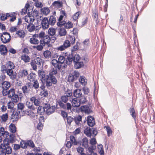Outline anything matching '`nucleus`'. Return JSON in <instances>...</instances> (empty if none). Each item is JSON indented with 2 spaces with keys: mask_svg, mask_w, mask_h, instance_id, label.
<instances>
[{
  "mask_svg": "<svg viewBox=\"0 0 155 155\" xmlns=\"http://www.w3.org/2000/svg\"><path fill=\"white\" fill-rule=\"evenodd\" d=\"M12 152V148L8 139H5L3 143L0 145V155L9 154Z\"/></svg>",
  "mask_w": 155,
  "mask_h": 155,
  "instance_id": "obj_1",
  "label": "nucleus"
},
{
  "mask_svg": "<svg viewBox=\"0 0 155 155\" xmlns=\"http://www.w3.org/2000/svg\"><path fill=\"white\" fill-rule=\"evenodd\" d=\"M58 72L56 70H52L46 77V84L47 87H50L53 84H56L57 82V80L55 75Z\"/></svg>",
  "mask_w": 155,
  "mask_h": 155,
  "instance_id": "obj_2",
  "label": "nucleus"
},
{
  "mask_svg": "<svg viewBox=\"0 0 155 155\" xmlns=\"http://www.w3.org/2000/svg\"><path fill=\"white\" fill-rule=\"evenodd\" d=\"M0 37L1 41L4 43L9 42L11 40V36L10 34L7 32H3L2 35L0 34Z\"/></svg>",
  "mask_w": 155,
  "mask_h": 155,
  "instance_id": "obj_3",
  "label": "nucleus"
},
{
  "mask_svg": "<svg viewBox=\"0 0 155 155\" xmlns=\"http://www.w3.org/2000/svg\"><path fill=\"white\" fill-rule=\"evenodd\" d=\"M26 85L22 86L21 88L23 93L25 95H28L29 94L30 88H31V83L30 82H28Z\"/></svg>",
  "mask_w": 155,
  "mask_h": 155,
  "instance_id": "obj_4",
  "label": "nucleus"
},
{
  "mask_svg": "<svg viewBox=\"0 0 155 155\" xmlns=\"http://www.w3.org/2000/svg\"><path fill=\"white\" fill-rule=\"evenodd\" d=\"M71 46V43L70 41L68 40H65L63 44L57 48V49L58 51H63Z\"/></svg>",
  "mask_w": 155,
  "mask_h": 155,
  "instance_id": "obj_5",
  "label": "nucleus"
},
{
  "mask_svg": "<svg viewBox=\"0 0 155 155\" xmlns=\"http://www.w3.org/2000/svg\"><path fill=\"white\" fill-rule=\"evenodd\" d=\"M23 115H26L29 116L31 119L33 120H35L37 118V115L36 114L32 112L31 110H26L23 111Z\"/></svg>",
  "mask_w": 155,
  "mask_h": 155,
  "instance_id": "obj_6",
  "label": "nucleus"
},
{
  "mask_svg": "<svg viewBox=\"0 0 155 155\" xmlns=\"http://www.w3.org/2000/svg\"><path fill=\"white\" fill-rule=\"evenodd\" d=\"M51 63L53 66L55 68H53V70H60L61 68V65L58 61L56 59H53L51 61Z\"/></svg>",
  "mask_w": 155,
  "mask_h": 155,
  "instance_id": "obj_7",
  "label": "nucleus"
},
{
  "mask_svg": "<svg viewBox=\"0 0 155 155\" xmlns=\"http://www.w3.org/2000/svg\"><path fill=\"white\" fill-rule=\"evenodd\" d=\"M80 110L82 113H84L85 114H88L92 112V110L88 106H81L80 108Z\"/></svg>",
  "mask_w": 155,
  "mask_h": 155,
  "instance_id": "obj_8",
  "label": "nucleus"
},
{
  "mask_svg": "<svg viewBox=\"0 0 155 155\" xmlns=\"http://www.w3.org/2000/svg\"><path fill=\"white\" fill-rule=\"evenodd\" d=\"M28 71L26 69H21L18 73V76L19 78H25L28 77Z\"/></svg>",
  "mask_w": 155,
  "mask_h": 155,
  "instance_id": "obj_9",
  "label": "nucleus"
},
{
  "mask_svg": "<svg viewBox=\"0 0 155 155\" xmlns=\"http://www.w3.org/2000/svg\"><path fill=\"white\" fill-rule=\"evenodd\" d=\"M30 43L33 44H38L40 42V40H38V34L33 35L32 37L30 38L29 40Z\"/></svg>",
  "mask_w": 155,
  "mask_h": 155,
  "instance_id": "obj_10",
  "label": "nucleus"
},
{
  "mask_svg": "<svg viewBox=\"0 0 155 155\" xmlns=\"http://www.w3.org/2000/svg\"><path fill=\"white\" fill-rule=\"evenodd\" d=\"M48 20L47 18L45 17L42 20L41 22L42 27L44 29L48 28L50 24H48Z\"/></svg>",
  "mask_w": 155,
  "mask_h": 155,
  "instance_id": "obj_11",
  "label": "nucleus"
},
{
  "mask_svg": "<svg viewBox=\"0 0 155 155\" xmlns=\"http://www.w3.org/2000/svg\"><path fill=\"white\" fill-rule=\"evenodd\" d=\"M5 71L8 75L10 77V78L12 80H14L15 79L16 76V74L15 72H13L12 69L11 70H3V71Z\"/></svg>",
  "mask_w": 155,
  "mask_h": 155,
  "instance_id": "obj_12",
  "label": "nucleus"
},
{
  "mask_svg": "<svg viewBox=\"0 0 155 155\" xmlns=\"http://www.w3.org/2000/svg\"><path fill=\"white\" fill-rule=\"evenodd\" d=\"M20 114V111H18V110H17L16 112H14L12 114L11 117V118L12 122H16L18 120V114Z\"/></svg>",
  "mask_w": 155,
  "mask_h": 155,
  "instance_id": "obj_13",
  "label": "nucleus"
},
{
  "mask_svg": "<svg viewBox=\"0 0 155 155\" xmlns=\"http://www.w3.org/2000/svg\"><path fill=\"white\" fill-rule=\"evenodd\" d=\"M40 41L45 44V45L46 44L48 46L50 44L49 42L51 41V37L48 35H46L42 39H40Z\"/></svg>",
  "mask_w": 155,
  "mask_h": 155,
  "instance_id": "obj_14",
  "label": "nucleus"
},
{
  "mask_svg": "<svg viewBox=\"0 0 155 155\" xmlns=\"http://www.w3.org/2000/svg\"><path fill=\"white\" fill-rule=\"evenodd\" d=\"M87 121L88 125L90 127H93L95 124L94 118L92 116H88L87 117Z\"/></svg>",
  "mask_w": 155,
  "mask_h": 155,
  "instance_id": "obj_15",
  "label": "nucleus"
},
{
  "mask_svg": "<svg viewBox=\"0 0 155 155\" xmlns=\"http://www.w3.org/2000/svg\"><path fill=\"white\" fill-rule=\"evenodd\" d=\"M80 76V74L77 71H74V72L72 77H70L69 80L71 82H73L74 80L77 79Z\"/></svg>",
  "mask_w": 155,
  "mask_h": 155,
  "instance_id": "obj_16",
  "label": "nucleus"
},
{
  "mask_svg": "<svg viewBox=\"0 0 155 155\" xmlns=\"http://www.w3.org/2000/svg\"><path fill=\"white\" fill-rule=\"evenodd\" d=\"M36 77L37 75L35 73L32 72L28 75L27 78L30 82H33L37 80L36 79Z\"/></svg>",
  "mask_w": 155,
  "mask_h": 155,
  "instance_id": "obj_17",
  "label": "nucleus"
},
{
  "mask_svg": "<svg viewBox=\"0 0 155 155\" xmlns=\"http://www.w3.org/2000/svg\"><path fill=\"white\" fill-rule=\"evenodd\" d=\"M7 49L6 47L4 45H0V52L2 55H5L7 54Z\"/></svg>",
  "mask_w": 155,
  "mask_h": 155,
  "instance_id": "obj_18",
  "label": "nucleus"
},
{
  "mask_svg": "<svg viewBox=\"0 0 155 155\" xmlns=\"http://www.w3.org/2000/svg\"><path fill=\"white\" fill-rule=\"evenodd\" d=\"M73 94L74 96L77 98L80 97L82 95L81 90L79 89L75 90L74 91Z\"/></svg>",
  "mask_w": 155,
  "mask_h": 155,
  "instance_id": "obj_19",
  "label": "nucleus"
},
{
  "mask_svg": "<svg viewBox=\"0 0 155 155\" xmlns=\"http://www.w3.org/2000/svg\"><path fill=\"white\" fill-rule=\"evenodd\" d=\"M62 2H61L55 1L52 3V5L54 8H59L62 7Z\"/></svg>",
  "mask_w": 155,
  "mask_h": 155,
  "instance_id": "obj_20",
  "label": "nucleus"
},
{
  "mask_svg": "<svg viewBox=\"0 0 155 155\" xmlns=\"http://www.w3.org/2000/svg\"><path fill=\"white\" fill-rule=\"evenodd\" d=\"M74 63V67L76 69H79L84 65L83 62L81 61H77Z\"/></svg>",
  "mask_w": 155,
  "mask_h": 155,
  "instance_id": "obj_21",
  "label": "nucleus"
},
{
  "mask_svg": "<svg viewBox=\"0 0 155 155\" xmlns=\"http://www.w3.org/2000/svg\"><path fill=\"white\" fill-rule=\"evenodd\" d=\"M35 63L36 65L38 66V67H40L41 64L42 62V60L41 58L39 57H37L34 60H32V64Z\"/></svg>",
  "mask_w": 155,
  "mask_h": 155,
  "instance_id": "obj_22",
  "label": "nucleus"
},
{
  "mask_svg": "<svg viewBox=\"0 0 155 155\" xmlns=\"http://www.w3.org/2000/svg\"><path fill=\"white\" fill-rule=\"evenodd\" d=\"M10 86V83L8 81H5L2 84V87L4 90H7Z\"/></svg>",
  "mask_w": 155,
  "mask_h": 155,
  "instance_id": "obj_23",
  "label": "nucleus"
},
{
  "mask_svg": "<svg viewBox=\"0 0 155 155\" xmlns=\"http://www.w3.org/2000/svg\"><path fill=\"white\" fill-rule=\"evenodd\" d=\"M48 24L50 25H53L56 22L55 17L53 15L50 16L48 20Z\"/></svg>",
  "mask_w": 155,
  "mask_h": 155,
  "instance_id": "obj_24",
  "label": "nucleus"
},
{
  "mask_svg": "<svg viewBox=\"0 0 155 155\" xmlns=\"http://www.w3.org/2000/svg\"><path fill=\"white\" fill-rule=\"evenodd\" d=\"M73 61H74L73 56L72 55H69L67 57V58L65 61V64L68 65H70Z\"/></svg>",
  "mask_w": 155,
  "mask_h": 155,
  "instance_id": "obj_25",
  "label": "nucleus"
},
{
  "mask_svg": "<svg viewBox=\"0 0 155 155\" xmlns=\"http://www.w3.org/2000/svg\"><path fill=\"white\" fill-rule=\"evenodd\" d=\"M5 70L13 69L14 68L15 65L11 61H9L6 65Z\"/></svg>",
  "mask_w": 155,
  "mask_h": 155,
  "instance_id": "obj_26",
  "label": "nucleus"
},
{
  "mask_svg": "<svg viewBox=\"0 0 155 155\" xmlns=\"http://www.w3.org/2000/svg\"><path fill=\"white\" fill-rule=\"evenodd\" d=\"M30 100L31 101L33 102L34 103L35 105L36 106H38L40 104V102L39 101V100L36 99L35 97H31Z\"/></svg>",
  "mask_w": 155,
  "mask_h": 155,
  "instance_id": "obj_27",
  "label": "nucleus"
},
{
  "mask_svg": "<svg viewBox=\"0 0 155 155\" xmlns=\"http://www.w3.org/2000/svg\"><path fill=\"white\" fill-rule=\"evenodd\" d=\"M16 34L18 37L22 38H23L25 35V31L21 30H19L18 31H16Z\"/></svg>",
  "mask_w": 155,
  "mask_h": 155,
  "instance_id": "obj_28",
  "label": "nucleus"
},
{
  "mask_svg": "<svg viewBox=\"0 0 155 155\" xmlns=\"http://www.w3.org/2000/svg\"><path fill=\"white\" fill-rule=\"evenodd\" d=\"M43 55L46 58H51L52 56L51 52L48 50L45 51L43 53Z\"/></svg>",
  "mask_w": 155,
  "mask_h": 155,
  "instance_id": "obj_29",
  "label": "nucleus"
},
{
  "mask_svg": "<svg viewBox=\"0 0 155 155\" xmlns=\"http://www.w3.org/2000/svg\"><path fill=\"white\" fill-rule=\"evenodd\" d=\"M21 59L25 63L29 62L30 60V58L29 56L26 54H24L21 55Z\"/></svg>",
  "mask_w": 155,
  "mask_h": 155,
  "instance_id": "obj_30",
  "label": "nucleus"
},
{
  "mask_svg": "<svg viewBox=\"0 0 155 155\" xmlns=\"http://www.w3.org/2000/svg\"><path fill=\"white\" fill-rule=\"evenodd\" d=\"M82 117L80 115H78L74 117V120L76 124L78 125H80V121H81Z\"/></svg>",
  "mask_w": 155,
  "mask_h": 155,
  "instance_id": "obj_31",
  "label": "nucleus"
},
{
  "mask_svg": "<svg viewBox=\"0 0 155 155\" xmlns=\"http://www.w3.org/2000/svg\"><path fill=\"white\" fill-rule=\"evenodd\" d=\"M33 82V83H31V87H33L35 89H38L39 87L38 81L37 80Z\"/></svg>",
  "mask_w": 155,
  "mask_h": 155,
  "instance_id": "obj_32",
  "label": "nucleus"
},
{
  "mask_svg": "<svg viewBox=\"0 0 155 155\" xmlns=\"http://www.w3.org/2000/svg\"><path fill=\"white\" fill-rule=\"evenodd\" d=\"M72 104L73 106L74 107H77L80 106L79 102L78 101L77 98L73 99L72 101Z\"/></svg>",
  "mask_w": 155,
  "mask_h": 155,
  "instance_id": "obj_33",
  "label": "nucleus"
},
{
  "mask_svg": "<svg viewBox=\"0 0 155 155\" xmlns=\"http://www.w3.org/2000/svg\"><path fill=\"white\" fill-rule=\"evenodd\" d=\"M37 112L38 114L42 115L45 113V109L44 107L39 106L37 109Z\"/></svg>",
  "mask_w": 155,
  "mask_h": 155,
  "instance_id": "obj_34",
  "label": "nucleus"
},
{
  "mask_svg": "<svg viewBox=\"0 0 155 155\" xmlns=\"http://www.w3.org/2000/svg\"><path fill=\"white\" fill-rule=\"evenodd\" d=\"M27 27L28 31L31 32L33 31L35 29V25L32 23L29 24Z\"/></svg>",
  "mask_w": 155,
  "mask_h": 155,
  "instance_id": "obj_35",
  "label": "nucleus"
},
{
  "mask_svg": "<svg viewBox=\"0 0 155 155\" xmlns=\"http://www.w3.org/2000/svg\"><path fill=\"white\" fill-rule=\"evenodd\" d=\"M55 110V108L54 107L52 106L50 107L46 110V113L48 115H50Z\"/></svg>",
  "mask_w": 155,
  "mask_h": 155,
  "instance_id": "obj_36",
  "label": "nucleus"
},
{
  "mask_svg": "<svg viewBox=\"0 0 155 155\" xmlns=\"http://www.w3.org/2000/svg\"><path fill=\"white\" fill-rule=\"evenodd\" d=\"M48 32L49 35L50 36H56V30L54 28H50L48 30Z\"/></svg>",
  "mask_w": 155,
  "mask_h": 155,
  "instance_id": "obj_37",
  "label": "nucleus"
},
{
  "mask_svg": "<svg viewBox=\"0 0 155 155\" xmlns=\"http://www.w3.org/2000/svg\"><path fill=\"white\" fill-rule=\"evenodd\" d=\"M9 130L12 133H15L16 131V128L14 124H11L9 126Z\"/></svg>",
  "mask_w": 155,
  "mask_h": 155,
  "instance_id": "obj_38",
  "label": "nucleus"
},
{
  "mask_svg": "<svg viewBox=\"0 0 155 155\" xmlns=\"http://www.w3.org/2000/svg\"><path fill=\"white\" fill-rule=\"evenodd\" d=\"M41 12L44 15H47L50 12V10L48 8L45 7L41 9Z\"/></svg>",
  "mask_w": 155,
  "mask_h": 155,
  "instance_id": "obj_39",
  "label": "nucleus"
},
{
  "mask_svg": "<svg viewBox=\"0 0 155 155\" xmlns=\"http://www.w3.org/2000/svg\"><path fill=\"white\" fill-rule=\"evenodd\" d=\"M15 89L14 88L11 89L8 92V96L9 98H11L12 97L15 95Z\"/></svg>",
  "mask_w": 155,
  "mask_h": 155,
  "instance_id": "obj_40",
  "label": "nucleus"
},
{
  "mask_svg": "<svg viewBox=\"0 0 155 155\" xmlns=\"http://www.w3.org/2000/svg\"><path fill=\"white\" fill-rule=\"evenodd\" d=\"M40 45L38 46H34L33 47L34 48H36L39 51L42 50L43 48V46H45V44L41 42L40 41Z\"/></svg>",
  "mask_w": 155,
  "mask_h": 155,
  "instance_id": "obj_41",
  "label": "nucleus"
},
{
  "mask_svg": "<svg viewBox=\"0 0 155 155\" xmlns=\"http://www.w3.org/2000/svg\"><path fill=\"white\" fill-rule=\"evenodd\" d=\"M97 148L98 150V152L100 155H104V152L102 145L101 144H99L98 145Z\"/></svg>",
  "mask_w": 155,
  "mask_h": 155,
  "instance_id": "obj_42",
  "label": "nucleus"
},
{
  "mask_svg": "<svg viewBox=\"0 0 155 155\" xmlns=\"http://www.w3.org/2000/svg\"><path fill=\"white\" fill-rule=\"evenodd\" d=\"M61 15H60L59 17L58 18V21L59 22L61 21L64 17V16L66 17L67 16L66 13H65V11L64 10H62L60 12Z\"/></svg>",
  "mask_w": 155,
  "mask_h": 155,
  "instance_id": "obj_43",
  "label": "nucleus"
},
{
  "mask_svg": "<svg viewBox=\"0 0 155 155\" xmlns=\"http://www.w3.org/2000/svg\"><path fill=\"white\" fill-rule=\"evenodd\" d=\"M92 129L90 128L86 129L84 130V133L87 136L91 137V136Z\"/></svg>",
  "mask_w": 155,
  "mask_h": 155,
  "instance_id": "obj_44",
  "label": "nucleus"
},
{
  "mask_svg": "<svg viewBox=\"0 0 155 155\" xmlns=\"http://www.w3.org/2000/svg\"><path fill=\"white\" fill-rule=\"evenodd\" d=\"M38 74L39 77L43 79H46V78H45V72L42 71H38Z\"/></svg>",
  "mask_w": 155,
  "mask_h": 155,
  "instance_id": "obj_45",
  "label": "nucleus"
},
{
  "mask_svg": "<svg viewBox=\"0 0 155 155\" xmlns=\"http://www.w3.org/2000/svg\"><path fill=\"white\" fill-rule=\"evenodd\" d=\"M66 33V30L63 28H61L59 30V33L60 35L61 36L65 35Z\"/></svg>",
  "mask_w": 155,
  "mask_h": 155,
  "instance_id": "obj_46",
  "label": "nucleus"
},
{
  "mask_svg": "<svg viewBox=\"0 0 155 155\" xmlns=\"http://www.w3.org/2000/svg\"><path fill=\"white\" fill-rule=\"evenodd\" d=\"M80 82L83 85H85L86 84L87 81L86 80L85 78L83 76H81L79 79Z\"/></svg>",
  "mask_w": 155,
  "mask_h": 155,
  "instance_id": "obj_47",
  "label": "nucleus"
},
{
  "mask_svg": "<svg viewBox=\"0 0 155 155\" xmlns=\"http://www.w3.org/2000/svg\"><path fill=\"white\" fill-rule=\"evenodd\" d=\"M25 107V105L23 103H19L17 105L18 109L17 110H18L20 113L22 111Z\"/></svg>",
  "mask_w": 155,
  "mask_h": 155,
  "instance_id": "obj_48",
  "label": "nucleus"
},
{
  "mask_svg": "<svg viewBox=\"0 0 155 155\" xmlns=\"http://www.w3.org/2000/svg\"><path fill=\"white\" fill-rule=\"evenodd\" d=\"M21 147L23 149L26 148L28 147L27 141L25 140H21L20 142Z\"/></svg>",
  "mask_w": 155,
  "mask_h": 155,
  "instance_id": "obj_49",
  "label": "nucleus"
},
{
  "mask_svg": "<svg viewBox=\"0 0 155 155\" xmlns=\"http://www.w3.org/2000/svg\"><path fill=\"white\" fill-rule=\"evenodd\" d=\"M58 62L60 64H62L63 63H65V58L63 56H60L58 58Z\"/></svg>",
  "mask_w": 155,
  "mask_h": 155,
  "instance_id": "obj_50",
  "label": "nucleus"
},
{
  "mask_svg": "<svg viewBox=\"0 0 155 155\" xmlns=\"http://www.w3.org/2000/svg\"><path fill=\"white\" fill-rule=\"evenodd\" d=\"M48 91L46 89L43 90L40 93L41 96L44 97H47L48 95Z\"/></svg>",
  "mask_w": 155,
  "mask_h": 155,
  "instance_id": "obj_51",
  "label": "nucleus"
},
{
  "mask_svg": "<svg viewBox=\"0 0 155 155\" xmlns=\"http://www.w3.org/2000/svg\"><path fill=\"white\" fill-rule=\"evenodd\" d=\"M1 117L2 119V120L3 122H5L8 119V114L7 113L3 114Z\"/></svg>",
  "mask_w": 155,
  "mask_h": 155,
  "instance_id": "obj_52",
  "label": "nucleus"
},
{
  "mask_svg": "<svg viewBox=\"0 0 155 155\" xmlns=\"http://www.w3.org/2000/svg\"><path fill=\"white\" fill-rule=\"evenodd\" d=\"M81 97L78 100L80 105L84 104L86 101L85 97L84 96H81Z\"/></svg>",
  "mask_w": 155,
  "mask_h": 155,
  "instance_id": "obj_53",
  "label": "nucleus"
},
{
  "mask_svg": "<svg viewBox=\"0 0 155 155\" xmlns=\"http://www.w3.org/2000/svg\"><path fill=\"white\" fill-rule=\"evenodd\" d=\"M70 139L72 142V143L74 145H77L78 144V142L76 140L75 137L73 136H71Z\"/></svg>",
  "mask_w": 155,
  "mask_h": 155,
  "instance_id": "obj_54",
  "label": "nucleus"
},
{
  "mask_svg": "<svg viewBox=\"0 0 155 155\" xmlns=\"http://www.w3.org/2000/svg\"><path fill=\"white\" fill-rule=\"evenodd\" d=\"M11 98L12 101L15 103L17 102L19 100L18 96L17 94H15Z\"/></svg>",
  "mask_w": 155,
  "mask_h": 155,
  "instance_id": "obj_55",
  "label": "nucleus"
},
{
  "mask_svg": "<svg viewBox=\"0 0 155 155\" xmlns=\"http://www.w3.org/2000/svg\"><path fill=\"white\" fill-rule=\"evenodd\" d=\"M130 112L132 117L134 118H136V113L134 109V108H130Z\"/></svg>",
  "mask_w": 155,
  "mask_h": 155,
  "instance_id": "obj_56",
  "label": "nucleus"
},
{
  "mask_svg": "<svg viewBox=\"0 0 155 155\" xmlns=\"http://www.w3.org/2000/svg\"><path fill=\"white\" fill-rule=\"evenodd\" d=\"M88 140L87 138H83L82 140V145L84 147H86L88 146Z\"/></svg>",
  "mask_w": 155,
  "mask_h": 155,
  "instance_id": "obj_57",
  "label": "nucleus"
},
{
  "mask_svg": "<svg viewBox=\"0 0 155 155\" xmlns=\"http://www.w3.org/2000/svg\"><path fill=\"white\" fill-rule=\"evenodd\" d=\"M104 128H106L107 134V136L109 137L112 134V131L110 128L109 126H106L104 127Z\"/></svg>",
  "mask_w": 155,
  "mask_h": 155,
  "instance_id": "obj_58",
  "label": "nucleus"
},
{
  "mask_svg": "<svg viewBox=\"0 0 155 155\" xmlns=\"http://www.w3.org/2000/svg\"><path fill=\"white\" fill-rule=\"evenodd\" d=\"M73 58L74 62L81 61V59H80V57L78 54H76L73 57Z\"/></svg>",
  "mask_w": 155,
  "mask_h": 155,
  "instance_id": "obj_59",
  "label": "nucleus"
},
{
  "mask_svg": "<svg viewBox=\"0 0 155 155\" xmlns=\"http://www.w3.org/2000/svg\"><path fill=\"white\" fill-rule=\"evenodd\" d=\"M69 98L65 95H64L61 97V100L63 102L66 103L67 102Z\"/></svg>",
  "mask_w": 155,
  "mask_h": 155,
  "instance_id": "obj_60",
  "label": "nucleus"
},
{
  "mask_svg": "<svg viewBox=\"0 0 155 155\" xmlns=\"http://www.w3.org/2000/svg\"><path fill=\"white\" fill-rule=\"evenodd\" d=\"M36 18L37 19V22H40L41 21H42L43 19L44 18L42 16V14L41 13H40L38 14V15H37L36 17Z\"/></svg>",
  "mask_w": 155,
  "mask_h": 155,
  "instance_id": "obj_61",
  "label": "nucleus"
},
{
  "mask_svg": "<svg viewBox=\"0 0 155 155\" xmlns=\"http://www.w3.org/2000/svg\"><path fill=\"white\" fill-rule=\"evenodd\" d=\"M28 146L31 147V148H34L35 147V145L33 142L30 140H28L27 141Z\"/></svg>",
  "mask_w": 155,
  "mask_h": 155,
  "instance_id": "obj_62",
  "label": "nucleus"
},
{
  "mask_svg": "<svg viewBox=\"0 0 155 155\" xmlns=\"http://www.w3.org/2000/svg\"><path fill=\"white\" fill-rule=\"evenodd\" d=\"M64 26L66 28H70L72 27L73 24L71 22L68 21L65 24Z\"/></svg>",
  "mask_w": 155,
  "mask_h": 155,
  "instance_id": "obj_63",
  "label": "nucleus"
},
{
  "mask_svg": "<svg viewBox=\"0 0 155 155\" xmlns=\"http://www.w3.org/2000/svg\"><path fill=\"white\" fill-rule=\"evenodd\" d=\"M72 94V91L71 90H68L66 92L65 94H64L68 98H69Z\"/></svg>",
  "mask_w": 155,
  "mask_h": 155,
  "instance_id": "obj_64",
  "label": "nucleus"
}]
</instances>
